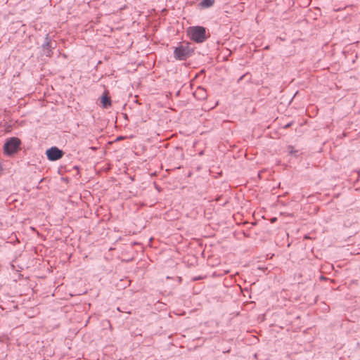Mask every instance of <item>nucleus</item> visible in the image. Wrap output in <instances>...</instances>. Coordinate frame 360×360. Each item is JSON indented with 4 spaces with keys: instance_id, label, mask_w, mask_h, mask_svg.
<instances>
[{
    "instance_id": "20e7f679",
    "label": "nucleus",
    "mask_w": 360,
    "mask_h": 360,
    "mask_svg": "<svg viewBox=\"0 0 360 360\" xmlns=\"http://www.w3.org/2000/svg\"><path fill=\"white\" fill-rule=\"evenodd\" d=\"M64 151L56 146H52L47 149L46 155L47 159L50 161H56L62 158L64 155Z\"/></svg>"
},
{
    "instance_id": "6e6552de",
    "label": "nucleus",
    "mask_w": 360,
    "mask_h": 360,
    "mask_svg": "<svg viewBox=\"0 0 360 360\" xmlns=\"http://www.w3.org/2000/svg\"><path fill=\"white\" fill-rule=\"evenodd\" d=\"M101 103L103 108H108L111 106V99L109 96L103 94L101 96Z\"/></svg>"
},
{
    "instance_id": "f257e3e1",
    "label": "nucleus",
    "mask_w": 360,
    "mask_h": 360,
    "mask_svg": "<svg viewBox=\"0 0 360 360\" xmlns=\"http://www.w3.org/2000/svg\"><path fill=\"white\" fill-rule=\"evenodd\" d=\"M187 33L191 40L197 44L205 42L210 36V33L207 32V28L200 25L189 27L187 29Z\"/></svg>"
},
{
    "instance_id": "7ed1b4c3",
    "label": "nucleus",
    "mask_w": 360,
    "mask_h": 360,
    "mask_svg": "<svg viewBox=\"0 0 360 360\" xmlns=\"http://www.w3.org/2000/svg\"><path fill=\"white\" fill-rule=\"evenodd\" d=\"M194 49L189 44H181L174 49V56L176 60H184L191 57Z\"/></svg>"
},
{
    "instance_id": "9b49d317",
    "label": "nucleus",
    "mask_w": 360,
    "mask_h": 360,
    "mask_svg": "<svg viewBox=\"0 0 360 360\" xmlns=\"http://www.w3.org/2000/svg\"><path fill=\"white\" fill-rule=\"evenodd\" d=\"M198 279H200V277L199 278L196 277V278H194V280H198Z\"/></svg>"
},
{
    "instance_id": "9d476101",
    "label": "nucleus",
    "mask_w": 360,
    "mask_h": 360,
    "mask_svg": "<svg viewBox=\"0 0 360 360\" xmlns=\"http://www.w3.org/2000/svg\"><path fill=\"white\" fill-rule=\"evenodd\" d=\"M292 125V122L288 123L284 126L285 129L289 128Z\"/></svg>"
},
{
    "instance_id": "f03ea898",
    "label": "nucleus",
    "mask_w": 360,
    "mask_h": 360,
    "mask_svg": "<svg viewBox=\"0 0 360 360\" xmlns=\"http://www.w3.org/2000/svg\"><path fill=\"white\" fill-rule=\"evenodd\" d=\"M21 140L15 136L7 139L4 144V153L8 156H13L20 150Z\"/></svg>"
},
{
    "instance_id": "423d86ee",
    "label": "nucleus",
    "mask_w": 360,
    "mask_h": 360,
    "mask_svg": "<svg viewBox=\"0 0 360 360\" xmlns=\"http://www.w3.org/2000/svg\"><path fill=\"white\" fill-rule=\"evenodd\" d=\"M193 96L198 100H205L207 98V94L205 88L198 86L194 91Z\"/></svg>"
},
{
    "instance_id": "1a4fd4ad",
    "label": "nucleus",
    "mask_w": 360,
    "mask_h": 360,
    "mask_svg": "<svg viewBox=\"0 0 360 360\" xmlns=\"http://www.w3.org/2000/svg\"><path fill=\"white\" fill-rule=\"evenodd\" d=\"M288 152L289 155H293L296 158L298 157L300 155L299 150L294 149V148L292 146H288Z\"/></svg>"
},
{
    "instance_id": "0eeeda50",
    "label": "nucleus",
    "mask_w": 360,
    "mask_h": 360,
    "mask_svg": "<svg viewBox=\"0 0 360 360\" xmlns=\"http://www.w3.org/2000/svg\"><path fill=\"white\" fill-rule=\"evenodd\" d=\"M214 1H200L197 4L196 8L198 10H204L212 7L214 5Z\"/></svg>"
},
{
    "instance_id": "39448f33",
    "label": "nucleus",
    "mask_w": 360,
    "mask_h": 360,
    "mask_svg": "<svg viewBox=\"0 0 360 360\" xmlns=\"http://www.w3.org/2000/svg\"><path fill=\"white\" fill-rule=\"evenodd\" d=\"M42 47L44 49V51H45L46 55L47 56H50L52 53V44L51 41V39L49 37V34H46L44 42L42 44Z\"/></svg>"
}]
</instances>
